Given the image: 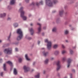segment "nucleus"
<instances>
[{"label":"nucleus","instance_id":"13","mask_svg":"<svg viewBox=\"0 0 78 78\" xmlns=\"http://www.w3.org/2000/svg\"><path fill=\"white\" fill-rule=\"evenodd\" d=\"M7 63L8 64H9L11 67H12V63L11 61H9L7 62Z\"/></svg>","mask_w":78,"mask_h":78},{"label":"nucleus","instance_id":"44","mask_svg":"<svg viewBox=\"0 0 78 78\" xmlns=\"http://www.w3.org/2000/svg\"><path fill=\"white\" fill-rule=\"evenodd\" d=\"M2 62V59L1 58L0 59V62L1 63Z\"/></svg>","mask_w":78,"mask_h":78},{"label":"nucleus","instance_id":"61","mask_svg":"<svg viewBox=\"0 0 78 78\" xmlns=\"http://www.w3.org/2000/svg\"><path fill=\"white\" fill-rule=\"evenodd\" d=\"M67 12H66V14H67Z\"/></svg>","mask_w":78,"mask_h":78},{"label":"nucleus","instance_id":"42","mask_svg":"<svg viewBox=\"0 0 78 78\" xmlns=\"http://www.w3.org/2000/svg\"><path fill=\"white\" fill-rule=\"evenodd\" d=\"M72 72H75V71L74 69H72Z\"/></svg>","mask_w":78,"mask_h":78},{"label":"nucleus","instance_id":"63","mask_svg":"<svg viewBox=\"0 0 78 78\" xmlns=\"http://www.w3.org/2000/svg\"><path fill=\"white\" fill-rule=\"evenodd\" d=\"M64 78H67L66 77H64Z\"/></svg>","mask_w":78,"mask_h":78},{"label":"nucleus","instance_id":"36","mask_svg":"<svg viewBox=\"0 0 78 78\" xmlns=\"http://www.w3.org/2000/svg\"><path fill=\"white\" fill-rule=\"evenodd\" d=\"M31 39H32V38L31 37H28V40H31Z\"/></svg>","mask_w":78,"mask_h":78},{"label":"nucleus","instance_id":"56","mask_svg":"<svg viewBox=\"0 0 78 78\" xmlns=\"http://www.w3.org/2000/svg\"><path fill=\"white\" fill-rule=\"evenodd\" d=\"M76 48V46H75L74 47H73V48Z\"/></svg>","mask_w":78,"mask_h":78},{"label":"nucleus","instance_id":"14","mask_svg":"<svg viewBox=\"0 0 78 78\" xmlns=\"http://www.w3.org/2000/svg\"><path fill=\"white\" fill-rule=\"evenodd\" d=\"M6 16V13H4L3 14H0V17H4Z\"/></svg>","mask_w":78,"mask_h":78},{"label":"nucleus","instance_id":"12","mask_svg":"<svg viewBox=\"0 0 78 78\" xmlns=\"http://www.w3.org/2000/svg\"><path fill=\"white\" fill-rule=\"evenodd\" d=\"M29 31L31 33V35H33L34 34V30H33V28L30 29Z\"/></svg>","mask_w":78,"mask_h":78},{"label":"nucleus","instance_id":"24","mask_svg":"<svg viewBox=\"0 0 78 78\" xmlns=\"http://www.w3.org/2000/svg\"><path fill=\"white\" fill-rule=\"evenodd\" d=\"M3 69L4 71H6V64H4L3 65Z\"/></svg>","mask_w":78,"mask_h":78},{"label":"nucleus","instance_id":"47","mask_svg":"<svg viewBox=\"0 0 78 78\" xmlns=\"http://www.w3.org/2000/svg\"><path fill=\"white\" fill-rule=\"evenodd\" d=\"M57 76H59V73H57Z\"/></svg>","mask_w":78,"mask_h":78},{"label":"nucleus","instance_id":"26","mask_svg":"<svg viewBox=\"0 0 78 78\" xmlns=\"http://www.w3.org/2000/svg\"><path fill=\"white\" fill-rule=\"evenodd\" d=\"M36 78H39V73H38V74L35 76Z\"/></svg>","mask_w":78,"mask_h":78},{"label":"nucleus","instance_id":"6","mask_svg":"<svg viewBox=\"0 0 78 78\" xmlns=\"http://www.w3.org/2000/svg\"><path fill=\"white\" fill-rule=\"evenodd\" d=\"M35 4H36V5L37 6H39V5H40V4L41 5H43V1H41L40 2H39V3L38 2H36V3H35L34 2H32V3L31 4V5H32L33 6H34V5Z\"/></svg>","mask_w":78,"mask_h":78},{"label":"nucleus","instance_id":"58","mask_svg":"<svg viewBox=\"0 0 78 78\" xmlns=\"http://www.w3.org/2000/svg\"><path fill=\"white\" fill-rule=\"evenodd\" d=\"M1 42H2V40H0V43Z\"/></svg>","mask_w":78,"mask_h":78},{"label":"nucleus","instance_id":"19","mask_svg":"<svg viewBox=\"0 0 78 78\" xmlns=\"http://www.w3.org/2000/svg\"><path fill=\"white\" fill-rule=\"evenodd\" d=\"M59 51H56L54 52V54L56 55H58V54H59Z\"/></svg>","mask_w":78,"mask_h":78},{"label":"nucleus","instance_id":"57","mask_svg":"<svg viewBox=\"0 0 78 78\" xmlns=\"http://www.w3.org/2000/svg\"><path fill=\"white\" fill-rule=\"evenodd\" d=\"M74 30V28H73L71 29L72 30Z\"/></svg>","mask_w":78,"mask_h":78},{"label":"nucleus","instance_id":"49","mask_svg":"<svg viewBox=\"0 0 78 78\" xmlns=\"http://www.w3.org/2000/svg\"><path fill=\"white\" fill-rule=\"evenodd\" d=\"M35 63H36L35 62H34L33 63V65L34 66V64H35Z\"/></svg>","mask_w":78,"mask_h":78},{"label":"nucleus","instance_id":"48","mask_svg":"<svg viewBox=\"0 0 78 78\" xmlns=\"http://www.w3.org/2000/svg\"><path fill=\"white\" fill-rule=\"evenodd\" d=\"M39 44H40V41H38V44L39 45Z\"/></svg>","mask_w":78,"mask_h":78},{"label":"nucleus","instance_id":"11","mask_svg":"<svg viewBox=\"0 0 78 78\" xmlns=\"http://www.w3.org/2000/svg\"><path fill=\"white\" fill-rule=\"evenodd\" d=\"M63 13H64V11L63 10H61L59 11V15L61 16V17H62V16Z\"/></svg>","mask_w":78,"mask_h":78},{"label":"nucleus","instance_id":"51","mask_svg":"<svg viewBox=\"0 0 78 78\" xmlns=\"http://www.w3.org/2000/svg\"><path fill=\"white\" fill-rule=\"evenodd\" d=\"M54 59V58H51V60H53V59Z\"/></svg>","mask_w":78,"mask_h":78},{"label":"nucleus","instance_id":"64","mask_svg":"<svg viewBox=\"0 0 78 78\" xmlns=\"http://www.w3.org/2000/svg\"><path fill=\"white\" fill-rule=\"evenodd\" d=\"M71 25H69V27H71Z\"/></svg>","mask_w":78,"mask_h":78},{"label":"nucleus","instance_id":"45","mask_svg":"<svg viewBox=\"0 0 78 78\" xmlns=\"http://www.w3.org/2000/svg\"><path fill=\"white\" fill-rule=\"evenodd\" d=\"M43 73L44 74H45V71H44L43 72Z\"/></svg>","mask_w":78,"mask_h":78},{"label":"nucleus","instance_id":"15","mask_svg":"<svg viewBox=\"0 0 78 78\" xmlns=\"http://www.w3.org/2000/svg\"><path fill=\"white\" fill-rule=\"evenodd\" d=\"M43 55L44 56H47V55H48V52H45V51H44L43 52Z\"/></svg>","mask_w":78,"mask_h":78},{"label":"nucleus","instance_id":"2","mask_svg":"<svg viewBox=\"0 0 78 78\" xmlns=\"http://www.w3.org/2000/svg\"><path fill=\"white\" fill-rule=\"evenodd\" d=\"M17 33L19 35L17 37V39L18 41H19V40H20V39L22 38V37H23V33L21 29H18L17 30Z\"/></svg>","mask_w":78,"mask_h":78},{"label":"nucleus","instance_id":"17","mask_svg":"<svg viewBox=\"0 0 78 78\" xmlns=\"http://www.w3.org/2000/svg\"><path fill=\"white\" fill-rule=\"evenodd\" d=\"M13 73L14 75H17V70H16V69L14 68L13 71Z\"/></svg>","mask_w":78,"mask_h":78},{"label":"nucleus","instance_id":"25","mask_svg":"<svg viewBox=\"0 0 78 78\" xmlns=\"http://www.w3.org/2000/svg\"><path fill=\"white\" fill-rule=\"evenodd\" d=\"M66 57H63L62 59V62H64L66 61Z\"/></svg>","mask_w":78,"mask_h":78},{"label":"nucleus","instance_id":"37","mask_svg":"<svg viewBox=\"0 0 78 78\" xmlns=\"http://www.w3.org/2000/svg\"><path fill=\"white\" fill-rule=\"evenodd\" d=\"M62 47L63 48H65V47H64V46L63 44L62 45Z\"/></svg>","mask_w":78,"mask_h":78},{"label":"nucleus","instance_id":"39","mask_svg":"<svg viewBox=\"0 0 78 78\" xmlns=\"http://www.w3.org/2000/svg\"><path fill=\"white\" fill-rule=\"evenodd\" d=\"M15 51H18V49L17 48H16Z\"/></svg>","mask_w":78,"mask_h":78},{"label":"nucleus","instance_id":"35","mask_svg":"<svg viewBox=\"0 0 78 78\" xmlns=\"http://www.w3.org/2000/svg\"><path fill=\"white\" fill-rule=\"evenodd\" d=\"M25 1L27 3H28L30 0H25Z\"/></svg>","mask_w":78,"mask_h":78},{"label":"nucleus","instance_id":"53","mask_svg":"<svg viewBox=\"0 0 78 78\" xmlns=\"http://www.w3.org/2000/svg\"><path fill=\"white\" fill-rule=\"evenodd\" d=\"M31 15L30 14L29 15V17H31Z\"/></svg>","mask_w":78,"mask_h":78},{"label":"nucleus","instance_id":"46","mask_svg":"<svg viewBox=\"0 0 78 78\" xmlns=\"http://www.w3.org/2000/svg\"><path fill=\"white\" fill-rule=\"evenodd\" d=\"M43 29L44 30H45L46 29V27H43Z\"/></svg>","mask_w":78,"mask_h":78},{"label":"nucleus","instance_id":"5","mask_svg":"<svg viewBox=\"0 0 78 78\" xmlns=\"http://www.w3.org/2000/svg\"><path fill=\"white\" fill-rule=\"evenodd\" d=\"M56 64L57 66L56 70L57 71H58L60 68L61 67V62L59 60L57 61L56 62Z\"/></svg>","mask_w":78,"mask_h":78},{"label":"nucleus","instance_id":"16","mask_svg":"<svg viewBox=\"0 0 78 78\" xmlns=\"http://www.w3.org/2000/svg\"><path fill=\"white\" fill-rule=\"evenodd\" d=\"M15 0H11L10 1V5H14L15 3Z\"/></svg>","mask_w":78,"mask_h":78},{"label":"nucleus","instance_id":"29","mask_svg":"<svg viewBox=\"0 0 78 78\" xmlns=\"http://www.w3.org/2000/svg\"><path fill=\"white\" fill-rule=\"evenodd\" d=\"M69 33V31L68 30H66L65 32V34H67Z\"/></svg>","mask_w":78,"mask_h":78},{"label":"nucleus","instance_id":"10","mask_svg":"<svg viewBox=\"0 0 78 78\" xmlns=\"http://www.w3.org/2000/svg\"><path fill=\"white\" fill-rule=\"evenodd\" d=\"M72 61V59H71L70 58H69L68 60V65H67V67L69 68V66H70V63Z\"/></svg>","mask_w":78,"mask_h":78},{"label":"nucleus","instance_id":"22","mask_svg":"<svg viewBox=\"0 0 78 78\" xmlns=\"http://www.w3.org/2000/svg\"><path fill=\"white\" fill-rule=\"evenodd\" d=\"M13 26L15 27H18V24L17 23H15L13 24Z\"/></svg>","mask_w":78,"mask_h":78},{"label":"nucleus","instance_id":"4","mask_svg":"<svg viewBox=\"0 0 78 78\" xmlns=\"http://www.w3.org/2000/svg\"><path fill=\"white\" fill-rule=\"evenodd\" d=\"M44 42L47 43V48L48 50H50L51 47V41H48V39H46L44 40Z\"/></svg>","mask_w":78,"mask_h":78},{"label":"nucleus","instance_id":"7","mask_svg":"<svg viewBox=\"0 0 78 78\" xmlns=\"http://www.w3.org/2000/svg\"><path fill=\"white\" fill-rule=\"evenodd\" d=\"M4 53L5 51H7V54H11L12 53V50L11 49H9V48L5 49L4 51Z\"/></svg>","mask_w":78,"mask_h":78},{"label":"nucleus","instance_id":"8","mask_svg":"<svg viewBox=\"0 0 78 78\" xmlns=\"http://www.w3.org/2000/svg\"><path fill=\"white\" fill-rule=\"evenodd\" d=\"M37 25H39V27L38 28V32H37V33L38 34H39L41 31V25L39 23H37Z\"/></svg>","mask_w":78,"mask_h":78},{"label":"nucleus","instance_id":"40","mask_svg":"<svg viewBox=\"0 0 78 78\" xmlns=\"http://www.w3.org/2000/svg\"><path fill=\"white\" fill-rule=\"evenodd\" d=\"M8 8L9 9H10V8H11V6H10V5H9V6H8Z\"/></svg>","mask_w":78,"mask_h":78},{"label":"nucleus","instance_id":"30","mask_svg":"<svg viewBox=\"0 0 78 78\" xmlns=\"http://www.w3.org/2000/svg\"><path fill=\"white\" fill-rule=\"evenodd\" d=\"M70 51L71 54H73V50H72V49H70Z\"/></svg>","mask_w":78,"mask_h":78},{"label":"nucleus","instance_id":"34","mask_svg":"<svg viewBox=\"0 0 78 78\" xmlns=\"http://www.w3.org/2000/svg\"><path fill=\"white\" fill-rule=\"evenodd\" d=\"M69 75L70 76V78H72V73H70V74H69Z\"/></svg>","mask_w":78,"mask_h":78},{"label":"nucleus","instance_id":"1","mask_svg":"<svg viewBox=\"0 0 78 78\" xmlns=\"http://www.w3.org/2000/svg\"><path fill=\"white\" fill-rule=\"evenodd\" d=\"M45 2L46 5L50 7H52L53 6V4H56L58 3V0H53L52 2L51 0H45Z\"/></svg>","mask_w":78,"mask_h":78},{"label":"nucleus","instance_id":"21","mask_svg":"<svg viewBox=\"0 0 78 78\" xmlns=\"http://www.w3.org/2000/svg\"><path fill=\"white\" fill-rule=\"evenodd\" d=\"M56 27H54L52 29V32H56Z\"/></svg>","mask_w":78,"mask_h":78},{"label":"nucleus","instance_id":"23","mask_svg":"<svg viewBox=\"0 0 78 78\" xmlns=\"http://www.w3.org/2000/svg\"><path fill=\"white\" fill-rule=\"evenodd\" d=\"M25 57L26 58V59L27 60V61H29L30 60V59H29L28 58V56L27 55V54H26L25 55Z\"/></svg>","mask_w":78,"mask_h":78},{"label":"nucleus","instance_id":"18","mask_svg":"<svg viewBox=\"0 0 78 78\" xmlns=\"http://www.w3.org/2000/svg\"><path fill=\"white\" fill-rule=\"evenodd\" d=\"M11 33H10L9 36L8 37V40L9 41H10V38H11Z\"/></svg>","mask_w":78,"mask_h":78},{"label":"nucleus","instance_id":"3","mask_svg":"<svg viewBox=\"0 0 78 78\" xmlns=\"http://www.w3.org/2000/svg\"><path fill=\"white\" fill-rule=\"evenodd\" d=\"M23 8L21 7L20 9V17L22 18L24 20H27V17L24 16V14H25V12L23 10Z\"/></svg>","mask_w":78,"mask_h":78},{"label":"nucleus","instance_id":"55","mask_svg":"<svg viewBox=\"0 0 78 78\" xmlns=\"http://www.w3.org/2000/svg\"><path fill=\"white\" fill-rule=\"evenodd\" d=\"M2 54V52H0V55H1Z\"/></svg>","mask_w":78,"mask_h":78},{"label":"nucleus","instance_id":"38","mask_svg":"<svg viewBox=\"0 0 78 78\" xmlns=\"http://www.w3.org/2000/svg\"><path fill=\"white\" fill-rule=\"evenodd\" d=\"M11 19V18L9 17L8 18L7 20H10Z\"/></svg>","mask_w":78,"mask_h":78},{"label":"nucleus","instance_id":"59","mask_svg":"<svg viewBox=\"0 0 78 78\" xmlns=\"http://www.w3.org/2000/svg\"><path fill=\"white\" fill-rule=\"evenodd\" d=\"M66 42H68V41H67V40H66Z\"/></svg>","mask_w":78,"mask_h":78},{"label":"nucleus","instance_id":"43","mask_svg":"<svg viewBox=\"0 0 78 78\" xmlns=\"http://www.w3.org/2000/svg\"><path fill=\"white\" fill-rule=\"evenodd\" d=\"M55 12H56V11L54 10V11H52V13H55Z\"/></svg>","mask_w":78,"mask_h":78},{"label":"nucleus","instance_id":"62","mask_svg":"<svg viewBox=\"0 0 78 78\" xmlns=\"http://www.w3.org/2000/svg\"><path fill=\"white\" fill-rule=\"evenodd\" d=\"M20 78H23L22 77H20Z\"/></svg>","mask_w":78,"mask_h":78},{"label":"nucleus","instance_id":"31","mask_svg":"<svg viewBox=\"0 0 78 78\" xmlns=\"http://www.w3.org/2000/svg\"><path fill=\"white\" fill-rule=\"evenodd\" d=\"M0 75H1V76H3V72H1L0 73Z\"/></svg>","mask_w":78,"mask_h":78},{"label":"nucleus","instance_id":"27","mask_svg":"<svg viewBox=\"0 0 78 78\" xmlns=\"http://www.w3.org/2000/svg\"><path fill=\"white\" fill-rule=\"evenodd\" d=\"M18 61L19 62H21L22 61V59L21 58H19L18 59Z\"/></svg>","mask_w":78,"mask_h":78},{"label":"nucleus","instance_id":"9","mask_svg":"<svg viewBox=\"0 0 78 78\" xmlns=\"http://www.w3.org/2000/svg\"><path fill=\"white\" fill-rule=\"evenodd\" d=\"M23 69L25 72H27L30 70V68L28 67H26V66H24L23 67Z\"/></svg>","mask_w":78,"mask_h":78},{"label":"nucleus","instance_id":"60","mask_svg":"<svg viewBox=\"0 0 78 78\" xmlns=\"http://www.w3.org/2000/svg\"><path fill=\"white\" fill-rule=\"evenodd\" d=\"M19 5H21V3H20Z\"/></svg>","mask_w":78,"mask_h":78},{"label":"nucleus","instance_id":"52","mask_svg":"<svg viewBox=\"0 0 78 78\" xmlns=\"http://www.w3.org/2000/svg\"><path fill=\"white\" fill-rule=\"evenodd\" d=\"M42 36H44V33H42Z\"/></svg>","mask_w":78,"mask_h":78},{"label":"nucleus","instance_id":"41","mask_svg":"<svg viewBox=\"0 0 78 78\" xmlns=\"http://www.w3.org/2000/svg\"><path fill=\"white\" fill-rule=\"evenodd\" d=\"M67 6L66 5L65 6V9H67Z\"/></svg>","mask_w":78,"mask_h":78},{"label":"nucleus","instance_id":"33","mask_svg":"<svg viewBox=\"0 0 78 78\" xmlns=\"http://www.w3.org/2000/svg\"><path fill=\"white\" fill-rule=\"evenodd\" d=\"M65 52H66V51L64 50L62 51V54H64V53H65Z\"/></svg>","mask_w":78,"mask_h":78},{"label":"nucleus","instance_id":"32","mask_svg":"<svg viewBox=\"0 0 78 78\" xmlns=\"http://www.w3.org/2000/svg\"><path fill=\"white\" fill-rule=\"evenodd\" d=\"M7 46H8V45L6 44L3 46V47H7Z\"/></svg>","mask_w":78,"mask_h":78},{"label":"nucleus","instance_id":"20","mask_svg":"<svg viewBox=\"0 0 78 78\" xmlns=\"http://www.w3.org/2000/svg\"><path fill=\"white\" fill-rule=\"evenodd\" d=\"M49 59H48L47 58L46 59L45 61H44V63L45 64H47L48 63V62Z\"/></svg>","mask_w":78,"mask_h":78},{"label":"nucleus","instance_id":"28","mask_svg":"<svg viewBox=\"0 0 78 78\" xmlns=\"http://www.w3.org/2000/svg\"><path fill=\"white\" fill-rule=\"evenodd\" d=\"M54 48H56L57 47H58V45L55 44L54 45L53 47Z\"/></svg>","mask_w":78,"mask_h":78},{"label":"nucleus","instance_id":"50","mask_svg":"<svg viewBox=\"0 0 78 78\" xmlns=\"http://www.w3.org/2000/svg\"><path fill=\"white\" fill-rule=\"evenodd\" d=\"M30 26H32V25H33V23H30Z\"/></svg>","mask_w":78,"mask_h":78},{"label":"nucleus","instance_id":"54","mask_svg":"<svg viewBox=\"0 0 78 78\" xmlns=\"http://www.w3.org/2000/svg\"><path fill=\"white\" fill-rule=\"evenodd\" d=\"M19 44V43H18H18H15V44H16V45H17V44Z\"/></svg>","mask_w":78,"mask_h":78}]
</instances>
